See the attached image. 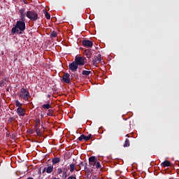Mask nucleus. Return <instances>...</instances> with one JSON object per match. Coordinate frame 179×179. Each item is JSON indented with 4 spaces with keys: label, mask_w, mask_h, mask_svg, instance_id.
I'll return each mask as SVG.
<instances>
[{
    "label": "nucleus",
    "mask_w": 179,
    "mask_h": 179,
    "mask_svg": "<svg viewBox=\"0 0 179 179\" xmlns=\"http://www.w3.org/2000/svg\"><path fill=\"white\" fill-rule=\"evenodd\" d=\"M26 20H20L17 21L16 24L11 29L12 34H22L26 30Z\"/></svg>",
    "instance_id": "nucleus-1"
},
{
    "label": "nucleus",
    "mask_w": 179,
    "mask_h": 179,
    "mask_svg": "<svg viewBox=\"0 0 179 179\" xmlns=\"http://www.w3.org/2000/svg\"><path fill=\"white\" fill-rule=\"evenodd\" d=\"M19 97H21V99H23L25 101H28L29 99H30V92H29V90L25 88H22L19 94Z\"/></svg>",
    "instance_id": "nucleus-2"
},
{
    "label": "nucleus",
    "mask_w": 179,
    "mask_h": 179,
    "mask_svg": "<svg viewBox=\"0 0 179 179\" xmlns=\"http://www.w3.org/2000/svg\"><path fill=\"white\" fill-rule=\"evenodd\" d=\"M27 17L33 22H36L38 19V14L35 10H28L27 11Z\"/></svg>",
    "instance_id": "nucleus-3"
},
{
    "label": "nucleus",
    "mask_w": 179,
    "mask_h": 179,
    "mask_svg": "<svg viewBox=\"0 0 179 179\" xmlns=\"http://www.w3.org/2000/svg\"><path fill=\"white\" fill-rule=\"evenodd\" d=\"M74 62L77 63L78 66H83V65H85L86 63V57L76 56Z\"/></svg>",
    "instance_id": "nucleus-4"
},
{
    "label": "nucleus",
    "mask_w": 179,
    "mask_h": 179,
    "mask_svg": "<svg viewBox=\"0 0 179 179\" xmlns=\"http://www.w3.org/2000/svg\"><path fill=\"white\" fill-rule=\"evenodd\" d=\"M97 64H104V62L101 61V54L94 57V59L92 60V65H94V66H97Z\"/></svg>",
    "instance_id": "nucleus-5"
},
{
    "label": "nucleus",
    "mask_w": 179,
    "mask_h": 179,
    "mask_svg": "<svg viewBox=\"0 0 179 179\" xmlns=\"http://www.w3.org/2000/svg\"><path fill=\"white\" fill-rule=\"evenodd\" d=\"M78 68H79V66L75 61L69 64V69L71 72H76V71H78Z\"/></svg>",
    "instance_id": "nucleus-6"
},
{
    "label": "nucleus",
    "mask_w": 179,
    "mask_h": 179,
    "mask_svg": "<svg viewBox=\"0 0 179 179\" xmlns=\"http://www.w3.org/2000/svg\"><path fill=\"white\" fill-rule=\"evenodd\" d=\"M89 164L92 166V169H94V166H96V163L97 162V157L96 156H92L89 157Z\"/></svg>",
    "instance_id": "nucleus-7"
},
{
    "label": "nucleus",
    "mask_w": 179,
    "mask_h": 179,
    "mask_svg": "<svg viewBox=\"0 0 179 179\" xmlns=\"http://www.w3.org/2000/svg\"><path fill=\"white\" fill-rule=\"evenodd\" d=\"M82 44L84 47L87 48H92L93 47V42L89 40H84L82 42Z\"/></svg>",
    "instance_id": "nucleus-8"
},
{
    "label": "nucleus",
    "mask_w": 179,
    "mask_h": 179,
    "mask_svg": "<svg viewBox=\"0 0 179 179\" xmlns=\"http://www.w3.org/2000/svg\"><path fill=\"white\" fill-rule=\"evenodd\" d=\"M20 20H26V8H21L19 10Z\"/></svg>",
    "instance_id": "nucleus-9"
},
{
    "label": "nucleus",
    "mask_w": 179,
    "mask_h": 179,
    "mask_svg": "<svg viewBox=\"0 0 179 179\" xmlns=\"http://www.w3.org/2000/svg\"><path fill=\"white\" fill-rule=\"evenodd\" d=\"M16 113L19 117H24V115H26V110L23 108H17Z\"/></svg>",
    "instance_id": "nucleus-10"
},
{
    "label": "nucleus",
    "mask_w": 179,
    "mask_h": 179,
    "mask_svg": "<svg viewBox=\"0 0 179 179\" xmlns=\"http://www.w3.org/2000/svg\"><path fill=\"white\" fill-rule=\"evenodd\" d=\"M70 76H71V75H69V73H64V75L62 77L63 82H64V83H67V84L71 83Z\"/></svg>",
    "instance_id": "nucleus-11"
},
{
    "label": "nucleus",
    "mask_w": 179,
    "mask_h": 179,
    "mask_svg": "<svg viewBox=\"0 0 179 179\" xmlns=\"http://www.w3.org/2000/svg\"><path fill=\"white\" fill-rule=\"evenodd\" d=\"M78 166L80 169H82V167H83L84 171H89V168L87 167V162H86V161L81 162Z\"/></svg>",
    "instance_id": "nucleus-12"
},
{
    "label": "nucleus",
    "mask_w": 179,
    "mask_h": 179,
    "mask_svg": "<svg viewBox=\"0 0 179 179\" xmlns=\"http://www.w3.org/2000/svg\"><path fill=\"white\" fill-rule=\"evenodd\" d=\"M47 174H51L54 171V165H48V167H45Z\"/></svg>",
    "instance_id": "nucleus-13"
},
{
    "label": "nucleus",
    "mask_w": 179,
    "mask_h": 179,
    "mask_svg": "<svg viewBox=\"0 0 179 179\" xmlns=\"http://www.w3.org/2000/svg\"><path fill=\"white\" fill-rule=\"evenodd\" d=\"M60 162H61V158H59V157L52 158V166H54L55 164H58V163H59Z\"/></svg>",
    "instance_id": "nucleus-14"
},
{
    "label": "nucleus",
    "mask_w": 179,
    "mask_h": 179,
    "mask_svg": "<svg viewBox=\"0 0 179 179\" xmlns=\"http://www.w3.org/2000/svg\"><path fill=\"white\" fill-rule=\"evenodd\" d=\"M161 166L162 167H170V166H171V163L170 162V161L165 160L161 164Z\"/></svg>",
    "instance_id": "nucleus-15"
},
{
    "label": "nucleus",
    "mask_w": 179,
    "mask_h": 179,
    "mask_svg": "<svg viewBox=\"0 0 179 179\" xmlns=\"http://www.w3.org/2000/svg\"><path fill=\"white\" fill-rule=\"evenodd\" d=\"M89 141V139L87 138V136H85V134H82L79 138H78V141H80V142H82V141Z\"/></svg>",
    "instance_id": "nucleus-16"
},
{
    "label": "nucleus",
    "mask_w": 179,
    "mask_h": 179,
    "mask_svg": "<svg viewBox=\"0 0 179 179\" xmlns=\"http://www.w3.org/2000/svg\"><path fill=\"white\" fill-rule=\"evenodd\" d=\"M94 169H101V163L97 159Z\"/></svg>",
    "instance_id": "nucleus-17"
},
{
    "label": "nucleus",
    "mask_w": 179,
    "mask_h": 179,
    "mask_svg": "<svg viewBox=\"0 0 179 179\" xmlns=\"http://www.w3.org/2000/svg\"><path fill=\"white\" fill-rule=\"evenodd\" d=\"M82 73H83V75H84L85 76H89V75H91L92 71H86V70H84V71H83Z\"/></svg>",
    "instance_id": "nucleus-18"
},
{
    "label": "nucleus",
    "mask_w": 179,
    "mask_h": 179,
    "mask_svg": "<svg viewBox=\"0 0 179 179\" xmlns=\"http://www.w3.org/2000/svg\"><path fill=\"white\" fill-rule=\"evenodd\" d=\"M129 145H130L129 139L126 138L123 146L124 148H129Z\"/></svg>",
    "instance_id": "nucleus-19"
},
{
    "label": "nucleus",
    "mask_w": 179,
    "mask_h": 179,
    "mask_svg": "<svg viewBox=\"0 0 179 179\" xmlns=\"http://www.w3.org/2000/svg\"><path fill=\"white\" fill-rule=\"evenodd\" d=\"M15 106L18 107V108H22V106H23V103H21L19 100H15Z\"/></svg>",
    "instance_id": "nucleus-20"
},
{
    "label": "nucleus",
    "mask_w": 179,
    "mask_h": 179,
    "mask_svg": "<svg viewBox=\"0 0 179 179\" xmlns=\"http://www.w3.org/2000/svg\"><path fill=\"white\" fill-rule=\"evenodd\" d=\"M85 52L87 58H90V57H92V53L90 52V50H85Z\"/></svg>",
    "instance_id": "nucleus-21"
},
{
    "label": "nucleus",
    "mask_w": 179,
    "mask_h": 179,
    "mask_svg": "<svg viewBox=\"0 0 179 179\" xmlns=\"http://www.w3.org/2000/svg\"><path fill=\"white\" fill-rule=\"evenodd\" d=\"M70 167V173H73L75 171V164H71L69 165Z\"/></svg>",
    "instance_id": "nucleus-22"
},
{
    "label": "nucleus",
    "mask_w": 179,
    "mask_h": 179,
    "mask_svg": "<svg viewBox=\"0 0 179 179\" xmlns=\"http://www.w3.org/2000/svg\"><path fill=\"white\" fill-rule=\"evenodd\" d=\"M43 108L48 110V109L51 108V105H50V103L43 104Z\"/></svg>",
    "instance_id": "nucleus-23"
},
{
    "label": "nucleus",
    "mask_w": 179,
    "mask_h": 179,
    "mask_svg": "<svg viewBox=\"0 0 179 179\" xmlns=\"http://www.w3.org/2000/svg\"><path fill=\"white\" fill-rule=\"evenodd\" d=\"M57 36H58V34L55 31H52L50 34V37L55 38Z\"/></svg>",
    "instance_id": "nucleus-24"
},
{
    "label": "nucleus",
    "mask_w": 179,
    "mask_h": 179,
    "mask_svg": "<svg viewBox=\"0 0 179 179\" xmlns=\"http://www.w3.org/2000/svg\"><path fill=\"white\" fill-rule=\"evenodd\" d=\"M45 16L46 19H48V20H50V19H51V15L48 13V12L45 13Z\"/></svg>",
    "instance_id": "nucleus-25"
},
{
    "label": "nucleus",
    "mask_w": 179,
    "mask_h": 179,
    "mask_svg": "<svg viewBox=\"0 0 179 179\" xmlns=\"http://www.w3.org/2000/svg\"><path fill=\"white\" fill-rule=\"evenodd\" d=\"M62 173H63L62 168H58L57 174H62Z\"/></svg>",
    "instance_id": "nucleus-26"
},
{
    "label": "nucleus",
    "mask_w": 179,
    "mask_h": 179,
    "mask_svg": "<svg viewBox=\"0 0 179 179\" xmlns=\"http://www.w3.org/2000/svg\"><path fill=\"white\" fill-rule=\"evenodd\" d=\"M67 177H68V173H63L62 179H66Z\"/></svg>",
    "instance_id": "nucleus-27"
},
{
    "label": "nucleus",
    "mask_w": 179,
    "mask_h": 179,
    "mask_svg": "<svg viewBox=\"0 0 179 179\" xmlns=\"http://www.w3.org/2000/svg\"><path fill=\"white\" fill-rule=\"evenodd\" d=\"M3 80H6L4 79V80L0 81V87H2L3 86H4L5 81H3Z\"/></svg>",
    "instance_id": "nucleus-28"
},
{
    "label": "nucleus",
    "mask_w": 179,
    "mask_h": 179,
    "mask_svg": "<svg viewBox=\"0 0 179 179\" xmlns=\"http://www.w3.org/2000/svg\"><path fill=\"white\" fill-rule=\"evenodd\" d=\"M40 122H41L40 119H36V120L35 122L36 127H38Z\"/></svg>",
    "instance_id": "nucleus-29"
},
{
    "label": "nucleus",
    "mask_w": 179,
    "mask_h": 179,
    "mask_svg": "<svg viewBox=\"0 0 179 179\" xmlns=\"http://www.w3.org/2000/svg\"><path fill=\"white\" fill-rule=\"evenodd\" d=\"M35 131L37 135H41V130L40 129H36Z\"/></svg>",
    "instance_id": "nucleus-30"
},
{
    "label": "nucleus",
    "mask_w": 179,
    "mask_h": 179,
    "mask_svg": "<svg viewBox=\"0 0 179 179\" xmlns=\"http://www.w3.org/2000/svg\"><path fill=\"white\" fill-rule=\"evenodd\" d=\"M49 117H52V110H49V113H48Z\"/></svg>",
    "instance_id": "nucleus-31"
},
{
    "label": "nucleus",
    "mask_w": 179,
    "mask_h": 179,
    "mask_svg": "<svg viewBox=\"0 0 179 179\" xmlns=\"http://www.w3.org/2000/svg\"><path fill=\"white\" fill-rule=\"evenodd\" d=\"M62 171H63V173H68V168L67 167L62 168Z\"/></svg>",
    "instance_id": "nucleus-32"
},
{
    "label": "nucleus",
    "mask_w": 179,
    "mask_h": 179,
    "mask_svg": "<svg viewBox=\"0 0 179 179\" xmlns=\"http://www.w3.org/2000/svg\"><path fill=\"white\" fill-rule=\"evenodd\" d=\"M87 138H88V141H90V139H92L93 136H92V134H89Z\"/></svg>",
    "instance_id": "nucleus-33"
},
{
    "label": "nucleus",
    "mask_w": 179,
    "mask_h": 179,
    "mask_svg": "<svg viewBox=\"0 0 179 179\" xmlns=\"http://www.w3.org/2000/svg\"><path fill=\"white\" fill-rule=\"evenodd\" d=\"M67 179H76V177L73 176H71Z\"/></svg>",
    "instance_id": "nucleus-34"
},
{
    "label": "nucleus",
    "mask_w": 179,
    "mask_h": 179,
    "mask_svg": "<svg viewBox=\"0 0 179 179\" xmlns=\"http://www.w3.org/2000/svg\"><path fill=\"white\" fill-rule=\"evenodd\" d=\"M44 173H47V169L45 167L42 171V174H44Z\"/></svg>",
    "instance_id": "nucleus-35"
},
{
    "label": "nucleus",
    "mask_w": 179,
    "mask_h": 179,
    "mask_svg": "<svg viewBox=\"0 0 179 179\" xmlns=\"http://www.w3.org/2000/svg\"><path fill=\"white\" fill-rule=\"evenodd\" d=\"M38 174H41V168H40V169H39V170H38Z\"/></svg>",
    "instance_id": "nucleus-36"
},
{
    "label": "nucleus",
    "mask_w": 179,
    "mask_h": 179,
    "mask_svg": "<svg viewBox=\"0 0 179 179\" xmlns=\"http://www.w3.org/2000/svg\"><path fill=\"white\" fill-rule=\"evenodd\" d=\"M24 1V3H25V5H27V2L26 0H22Z\"/></svg>",
    "instance_id": "nucleus-37"
},
{
    "label": "nucleus",
    "mask_w": 179,
    "mask_h": 179,
    "mask_svg": "<svg viewBox=\"0 0 179 179\" xmlns=\"http://www.w3.org/2000/svg\"><path fill=\"white\" fill-rule=\"evenodd\" d=\"M48 98L51 97V95L50 94H48Z\"/></svg>",
    "instance_id": "nucleus-38"
},
{
    "label": "nucleus",
    "mask_w": 179,
    "mask_h": 179,
    "mask_svg": "<svg viewBox=\"0 0 179 179\" xmlns=\"http://www.w3.org/2000/svg\"><path fill=\"white\" fill-rule=\"evenodd\" d=\"M126 136H127V138H129V136L128 134H127Z\"/></svg>",
    "instance_id": "nucleus-39"
},
{
    "label": "nucleus",
    "mask_w": 179,
    "mask_h": 179,
    "mask_svg": "<svg viewBox=\"0 0 179 179\" xmlns=\"http://www.w3.org/2000/svg\"><path fill=\"white\" fill-rule=\"evenodd\" d=\"M6 90H7V92H9V89H7Z\"/></svg>",
    "instance_id": "nucleus-40"
},
{
    "label": "nucleus",
    "mask_w": 179,
    "mask_h": 179,
    "mask_svg": "<svg viewBox=\"0 0 179 179\" xmlns=\"http://www.w3.org/2000/svg\"><path fill=\"white\" fill-rule=\"evenodd\" d=\"M0 76H1V73H0Z\"/></svg>",
    "instance_id": "nucleus-41"
}]
</instances>
